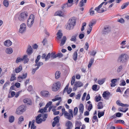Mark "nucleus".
Wrapping results in <instances>:
<instances>
[{
  "mask_svg": "<svg viewBox=\"0 0 129 129\" xmlns=\"http://www.w3.org/2000/svg\"><path fill=\"white\" fill-rule=\"evenodd\" d=\"M62 113L60 114V115L62 116L64 115V117L69 120H71L73 117V116L69 113H68L67 111H65V109L64 108L62 109Z\"/></svg>",
  "mask_w": 129,
  "mask_h": 129,
  "instance_id": "1",
  "label": "nucleus"
},
{
  "mask_svg": "<svg viewBox=\"0 0 129 129\" xmlns=\"http://www.w3.org/2000/svg\"><path fill=\"white\" fill-rule=\"evenodd\" d=\"M35 17L33 14H31L28 18L27 21V25L29 27L32 26L34 22Z\"/></svg>",
  "mask_w": 129,
  "mask_h": 129,
  "instance_id": "2",
  "label": "nucleus"
},
{
  "mask_svg": "<svg viewBox=\"0 0 129 129\" xmlns=\"http://www.w3.org/2000/svg\"><path fill=\"white\" fill-rule=\"evenodd\" d=\"M128 58V55L126 54H123L120 55L119 58V60L122 62H127Z\"/></svg>",
  "mask_w": 129,
  "mask_h": 129,
  "instance_id": "3",
  "label": "nucleus"
},
{
  "mask_svg": "<svg viewBox=\"0 0 129 129\" xmlns=\"http://www.w3.org/2000/svg\"><path fill=\"white\" fill-rule=\"evenodd\" d=\"M28 16V13L26 12L21 13L18 17V19L20 21H23L26 19Z\"/></svg>",
  "mask_w": 129,
  "mask_h": 129,
  "instance_id": "4",
  "label": "nucleus"
},
{
  "mask_svg": "<svg viewBox=\"0 0 129 129\" xmlns=\"http://www.w3.org/2000/svg\"><path fill=\"white\" fill-rule=\"evenodd\" d=\"M60 85V83L59 81L53 84L52 86V90L54 91H57L59 89Z\"/></svg>",
  "mask_w": 129,
  "mask_h": 129,
  "instance_id": "5",
  "label": "nucleus"
},
{
  "mask_svg": "<svg viewBox=\"0 0 129 129\" xmlns=\"http://www.w3.org/2000/svg\"><path fill=\"white\" fill-rule=\"evenodd\" d=\"M26 30V25L25 23H23L21 24L20 26L18 32L22 34L25 32Z\"/></svg>",
  "mask_w": 129,
  "mask_h": 129,
  "instance_id": "6",
  "label": "nucleus"
},
{
  "mask_svg": "<svg viewBox=\"0 0 129 129\" xmlns=\"http://www.w3.org/2000/svg\"><path fill=\"white\" fill-rule=\"evenodd\" d=\"M103 5V3H102L98 7H96L94 9L96 11V13H101L104 12L105 10L103 8H101L102 5Z\"/></svg>",
  "mask_w": 129,
  "mask_h": 129,
  "instance_id": "7",
  "label": "nucleus"
},
{
  "mask_svg": "<svg viewBox=\"0 0 129 129\" xmlns=\"http://www.w3.org/2000/svg\"><path fill=\"white\" fill-rule=\"evenodd\" d=\"M41 94L43 96L45 97H49L50 96L49 92L46 90H42L40 92Z\"/></svg>",
  "mask_w": 129,
  "mask_h": 129,
  "instance_id": "8",
  "label": "nucleus"
},
{
  "mask_svg": "<svg viewBox=\"0 0 129 129\" xmlns=\"http://www.w3.org/2000/svg\"><path fill=\"white\" fill-rule=\"evenodd\" d=\"M41 116V114H39L38 115L36 118V122L37 123H41L43 121L45 120V119H43L41 118H40Z\"/></svg>",
  "mask_w": 129,
  "mask_h": 129,
  "instance_id": "9",
  "label": "nucleus"
},
{
  "mask_svg": "<svg viewBox=\"0 0 129 129\" xmlns=\"http://www.w3.org/2000/svg\"><path fill=\"white\" fill-rule=\"evenodd\" d=\"M51 56V54L50 53H48L47 55L45 54H42L41 58L42 59H45V61H46L49 60Z\"/></svg>",
  "mask_w": 129,
  "mask_h": 129,
  "instance_id": "10",
  "label": "nucleus"
},
{
  "mask_svg": "<svg viewBox=\"0 0 129 129\" xmlns=\"http://www.w3.org/2000/svg\"><path fill=\"white\" fill-rule=\"evenodd\" d=\"M27 74L26 73H23L22 76H18V81L21 82L22 79L26 78L27 76Z\"/></svg>",
  "mask_w": 129,
  "mask_h": 129,
  "instance_id": "11",
  "label": "nucleus"
},
{
  "mask_svg": "<svg viewBox=\"0 0 129 129\" xmlns=\"http://www.w3.org/2000/svg\"><path fill=\"white\" fill-rule=\"evenodd\" d=\"M68 23H70L75 25L76 23V18L75 17H72L68 21Z\"/></svg>",
  "mask_w": 129,
  "mask_h": 129,
  "instance_id": "12",
  "label": "nucleus"
},
{
  "mask_svg": "<svg viewBox=\"0 0 129 129\" xmlns=\"http://www.w3.org/2000/svg\"><path fill=\"white\" fill-rule=\"evenodd\" d=\"M73 5V4H71L70 3L67 2L66 3L63 4L62 6V8L63 9H66L68 8H69L71 7Z\"/></svg>",
  "mask_w": 129,
  "mask_h": 129,
  "instance_id": "13",
  "label": "nucleus"
},
{
  "mask_svg": "<svg viewBox=\"0 0 129 129\" xmlns=\"http://www.w3.org/2000/svg\"><path fill=\"white\" fill-rule=\"evenodd\" d=\"M117 81V79H113L111 80V83H110L111 87H113L115 86L116 85V83Z\"/></svg>",
  "mask_w": 129,
  "mask_h": 129,
  "instance_id": "14",
  "label": "nucleus"
},
{
  "mask_svg": "<svg viewBox=\"0 0 129 129\" xmlns=\"http://www.w3.org/2000/svg\"><path fill=\"white\" fill-rule=\"evenodd\" d=\"M33 49L31 46L28 45L27 47L26 52L28 55H30L33 53Z\"/></svg>",
  "mask_w": 129,
  "mask_h": 129,
  "instance_id": "15",
  "label": "nucleus"
},
{
  "mask_svg": "<svg viewBox=\"0 0 129 129\" xmlns=\"http://www.w3.org/2000/svg\"><path fill=\"white\" fill-rule=\"evenodd\" d=\"M59 117L58 116H57L54 118V121L52 123V126L53 127H54L56 124L58 123L59 122Z\"/></svg>",
  "mask_w": 129,
  "mask_h": 129,
  "instance_id": "16",
  "label": "nucleus"
},
{
  "mask_svg": "<svg viewBox=\"0 0 129 129\" xmlns=\"http://www.w3.org/2000/svg\"><path fill=\"white\" fill-rule=\"evenodd\" d=\"M55 16H64V15L63 13L61 11L59 10L56 12L55 14Z\"/></svg>",
  "mask_w": 129,
  "mask_h": 129,
  "instance_id": "17",
  "label": "nucleus"
},
{
  "mask_svg": "<svg viewBox=\"0 0 129 129\" xmlns=\"http://www.w3.org/2000/svg\"><path fill=\"white\" fill-rule=\"evenodd\" d=\"M75 25L71 23H68L66 26V28L67 30H70L73 29Z\"/></svg>",
  "mask_w": 129,
  "mask_h": 129,
  "instance_id": "18",
  "label": "nucleus"
},
{
  "mask_svg": "<svg viewBox=\"0 0 129 129\" xmlns=\"http://www.w3.org/2000/svg\"><path fill=\"white\" fill-rule=\"evenodd\" d=\"M4 45L6 46H10L12 44L11 42L9 40H7L4 42Z\"/></svg>",
  "mask_w": 129,
  "mask_h": 129,
  "instance_id": "19",
  "label": "nucleus"
},
{
  "mask_svg": "<svg viewBox=\"0 0 129 129\" xmlns=\"http://www.w3.org/2000/svg\"><path fill=\"white\" fill-rule=\"evenodd\" d=\"M55 98L52 100L53 102H54L56 101H58L61 102V97L59 96L58 95H57L55 97Z\"/></svg>",
  "mask_w": 129,
  "mask_h": 129,
  "instance_id": "20",
  "label": "nucleus"
},
{
  "mask_svg": "<svg viewBox=\"0 0 129 129\" xmlns=\"http://www.w3.org/2000/svg\"><path fill=\"white\" fill-rule=\"evenodd\" d=\"M52 104V102L50 101L48 102L46 105L45 107L44 108V112H47V108H48L49 106Z\"/></svg>",
  "mask_w": 129,
  "mask_h": 129,
  "instance_id": "21",
  "label": "nucleus"
},
{
  "mask_svg": "<svg viewBox=\"0 0 129 129\" xmlns=\"http://www.w3.org/2000/svg\"><path fill=\"white\" fill-rule=\"evenodd\" d=\"M116 103L118 105L122 107H128V105L127 104H123L119 100L117 101Z\"/></svg>",
  "mask_w": 129,
  "mask_h": 129,
  "instance_id": "22",
  "label": "nucleus"
},
{
  "mask_svg": "<svg viewBox=\"0 0 129 129\" xmlns=\"http://www.w3.org/2000/svg\"><path fill=\"white\" fill-rule=\"evenodd\" d=\"M110 94V93L109 92L107 91H105L103 92L102 96L105 99H106L109 97Z\"/></svg>",
  "mask_w": 129,
  "mask_h": 129,
  "instance_id": "23",
  "label": "nucleus"
},
{
  "mask_svg": "<svg viewBox=\"0 0 129 129\" xmlns=\"http://www.w3.org/2000/svg\"><path fill=\"white\" fill-rule=\"evenodd\" d=\"M13 50L12 48H7L6 50V53L10 54L12 53Z\"/></svg>",
  "mask_w": 129,
  "mask_h": 129,
  "instance_id": "24",
  "label": "nucleus"
},
{
  "mask_svg": "<svg viewBox=\"0 0 129 129\" xmlns=\"http://www.w3.org/2000/svg\"><path fill=\"white\" fill-rule=\"evenodd\" d=\"M23 102L26 104L30 105L31 104V101L28 98H26L23 100Z\"/></svg>",
  "mask_w": 129,
  "mask_h": 129,
  "instance_id": "25",
  "label": "nucleus"
},
{
  "mask_svg": "<svg viewBox=\"0 0 129 129\" xmlns=\"http://www.w3.org/2000/svg\"><path fill=\"white\" fill-rule=\"evenodd\" d=\"M57 39H59L61 38L63 36V34L61 31L60 30H59L57 34Z\"/></svg>",
  "mask_w": 129,
  "mask_h": 129,
  "instance_id": "26",
  "label": "nucleus"
},
{
  "mask_svg": "<svg viewBox=\"0 0 129 129\" xmlns=\"http://www.w3.org/2000/svg\"><path fill=\"white\" fill-rule=\"evenodd\" d=\"M83 85V83L80 82L78 81L76 82L74 84V86L77 87H80L82 86Z\"/></svg>",
  "mask_w": 129,
  "mask_h": 129,
  "instance_id": "27",
  "label": "nucleus"
},
{
  "mask_svg": "<svg viewBox=\"0 0 129 129\" xmlns=\"http://www.w3.org/2000/svg\"><path fill=\"white\" fill-rule=\"evenodd\" d=\"M66 125L67 127H72L73 126V125L72 122L69 121H68L66 122Z\"/></svg>",
  "mask_w": 129,
  "mask_h": 129,
  "instance_id": "28",
  "label": "nucleus"
},
{
  "mask_svg": "<svg viewBox=\"0 0 129 129\" xmlns=\"http://www.w3.org/2000/svg\"><path fill=\"white\" fill-rule=\"evenodd\" d=\"M79 109V112L81 113H82L84 110V106L82 104H80Z\"/></svg>",
  "mask_w": 129,
  "mask_h": 129,
  "instance_id": "29",
  "label": "nucleus"
},
{
  "mask_svg": "<svg viewBox=\"0 0 129 129\" xmlns=\"http://www.w3.org/2000/svg\"><path fill=\"white\" fill-rule=\"evenodd\" d=\"M66 37L64 36L63 37V38L61 40V43L60 44V46H63L65 43L66 41Z\"/></svg>",
  "mask_w": 129,
  "mask_h": 129,
  "instance_id": "30",
  "label": "nucleus"
},
{
  "mask_svg": "<svg viewBox=\"0 0 129 129\" xmlns=\"http://www.w3.org/2000/svg\"><path fill=\"white\" fill-rule=\"evenodd\" d=\"M22 66L21 65L19 66L18 67L16 68L15 70L16 73H18L20 72L22 70Z\"/></svg>",
  "mask_w": 129,
  "mask_h": 129,
  "instance_id": "31",
  "label": "nucleus"
},
{
  "mask_svg": "<svg viewBox=\"0 0 129 129\" xmlns=\"http://www.w3.org/2000/svg\"><path fill=\"white\" fill-rule=\"evenodd\" d=\"M105 80L106 79L105 78L99 80L98 81V83L100 85H102L105 82Z\"/></svg>",
  "mask_w": 129,
  "mask_h": 129,
  "instance_id": "32",
  "label": "nucleus"
},
{
  "mask_svg": "<svg viewBox=\"0 0 129 129\" xmlns=\"http://www.w3.org/2000/svg\"><path fill=\"white\" fill-rule=\"evenodd\" d=\"M87 2V0H81L79 3V6L82 7L84 6Z\"/></svg>",
  "mask_w": 129,
  "mask_h": 129,
  "instance_id": "33",
  "label": "nucleus"
},
{
  "mask_svg": "<svg viewBox=\"0 0 129 129\" xmlns=\"http://www.w3.org/2000/svg\"><path fill=\"white\" fill-rule=\"evenodd\" d=\"M94 58H91L89 62V64L88 65V68H90L94 62Z\"/></svg>",
  "mask_w": 129,
  "mask_h": 129,
  "instance_id": "34",
  "label": "nucleus"
},
{
  "mask_svg": "<svg viewBox=\"0 0 129 129\" xmlns=\"http://www.w3.org/2000/svg\"><path fill=\"white\" fill-rule=\"evenodd\" d=\"M22 113L25 111V107L24 105H21L18 107Z\"/></svg>",
  "mask_w": 129,
  "mask_h": 129,
  "instance_id": "35",
  "label": "nucleus"
},
{
  "mask_svg": "<svg viewBox=\"0 0 129 129\" xmlns=\"http://www.w3.org/2000/svg\"><path fill=\"white\" fill-rule=\"evenodd\" d=\"M4 5L6 7H7L9 5V2L7 0H4L3 2Z\"/></svg>",
  "mask_w": 129,
  "mask_h": 129,
  "instance_id": "36",
  "label": "nucleus"
},
{
  "mask_svg": "<svg viewBox=\"0 0 129 129\" xmlns=\"http://www.w3.org/2000/svg\"><path fill=\"white\" fill-rule=\"evenodd\" d=\"M93 9V8H91L90 11V14L91 16H93L95 14H97L96 13V11H94V10H92Z\"/></svg>",
  "mask_w": 129,
  "mask_h": 129,
  "instance_id": "37",
  "label": "nucleus"
},
{
  "mask_svg": "<svg viewBox=\"0 0 129 129\" xmlns=\"http://www.w3.org/2000/svg\"><path fill=\"white\" fill-rule=\"evenodd\" d=\"M14 120V117L13 116H10L9 118V121L10 123L13 122Z\"/></svg>",
  "mask_w": 129,
  "mask_h": 129,
  "instance_id": "38",
  "label": "nucleus"
},
{
  "mask_svg": "<svg viewBox=\"0 0 129 129\" xmlns=\"http://www.w3.org/2000/svg\"><path fill=\"white\" fill-rule=\"evenodd\" d=\"M60 73L59 71H56L55 74L56 79H57L59 78L60 77Z\"/></svg>",
  "mask_w": 129,
  "mask_h": 129,
  "instance_id": "39",
  "label": "nucleus"
},
{
  "mask_svg": "<svg viewBox=\"0 0 129 129\" xmlns=\"http://www.w3.org/2000/svg\"><path fill=\"white\" fill-rule=\"evenodd\" d=\"M92 121L93 123H94L96 121L98 122V120L97 118V117L96 116H94L92 119Z\"/></svg>",
  "mask_w": 129,
  "mask_h": 129,
  "instance_id": "40",
  "label": "nucleus"
},
{
  "mask_svg": "<svg viewBox=\"0 0 129 129\" xmlns=\"http://www.w3.org/2000/svg\"><path fill=\"white\" fill-rule=\"evenodd\" d=\"M24 120L23 117V116H20L18 119V123L19 124H20L21 123L22 121Z\"/></svg>",
  "mask_w": 129,
  "mask_h": 129,
  "instance_id": "41",
  "label": "nucleus"
},
{
  "mask_svg": "<svg viewBox=\"0 0 129 129\" xmlns=\"http://www.w3.org/2000/svg\"><path fill=\"white\" fill-rule=\"evenodd\" d=\"M98 106V109H101L103 108L102 103V102H99V103Z\"/></svg>",
  "mask_w": 129,
  "mask_h": 129,
  "instance_id": "42",
  "label": "nucleus"
},
{
  "mask_svg": "<svg viewBox=\"0 0 129 129\" xmlns=\"http://www.w3.org/2000/svg\"><path fill=\"white\" fill-rule=\"evenodd\" d=\"M97 85L96 84L93 85L92 87V90L95 91H98L99 90V88L97 89Z\"/></svg>",
  "mask_w": 129,
  "mask_h": 129,
  "instance_id": "43",
  "label": "nucleus"
},
{
  "mask_svg": "<svg viewBox=\"0 0 129 129\" xmlns=\"http://www.w3.org/2000/svg\"><path fill=\"white\" fill-rule=\"evenodd\" d=\"M104 112H100L99 111H98V116L99 118H100L101 117L104 115Z\"/></svg>",
  "mask_w": 129,
  "mask_h": 129,
  "instance_id": "44",
  "label": "nucleus"
},
{
  "mask_svg": "<svg viewBox=\"0 0 129 129\" xmlns=\"http://www.w3.org/2000/svg\"><path fill=\"white\" fill-rule=\"evenodd\" d=\"M36 63V64H35V66H37V67H38V69L40 66L42 65L43 64V63L42 62H39Z\"/></svg>",
  "mask_w": 129,
  "mask_h": 129,
  "instance_id": "45",
  "label": "nucleus"
},
{
  "mask_svg": "<svg viewBox=\"0 0 129 129\" xmlns=\"http://www.w3.org/2000/svg\"><path fill=\"white\" fill-rule=\"evenodd\" d=\"M81 125L82 123L81 122L77 121L75 123V126L78 127L80 128Z\"/></svg>",
  "mask_w": 129,
  "mask_h": 129,
  "instance_id": "46",
  "label": "nucleus"
},
{
  "mask_svg": "<svg viewBox=\"0 0 129 129\" xmlns=\"http://www.w3.org/2000/svg\"><path fill=\"white\" fill-rule=\"evenodd\" d=\"M57 57V54H55L54 53L52 52L51 53V58L52 59H54Z\"/></svg>",
  "mask_w": 129,
  "mask_h": 129,
  "instance_id": "47",
  "label": "nucleus"
},
{
  "mask_svg": "<svg viewBox=\"0 0 129 129\" xmlns=\"http://www.w3.org/2000/svg\"><path fill=\"white\" fill-rule=\"evenodd\" d=\"M77 57V53L76 52H75L73 55V59L75 60H76Z\"/></svg>",
  "mask_w": 129,
  "mask_h": 129,
  "instance_id": "48",
  "label": "nucleus"
},
{
  "mask_svg": "<svg viewBox=\"0 0 129 129\" xmlns=\"http://www.w3.org/2000/svg\"><path fill=\"white\" fill-rule=\"evenodd\" d=\"M16 113L19 115H20L22 114V113L20 110L18 108L16 109Z\"/></svg>",
  "mask_w": 129,
  "mask_h": 129,
  "instance_id": "49",
  "label": "nucleus"
},
{
  "mask_svg": "<svg viewBox=\"0 0 129 129\" xmlns=\"http://www.w3.org/2000/svg\"><path fill=\"white\" fill-rule=\"evenodd\" d=\"M115 123H120L121 124H124V121L122 120H116Z\"/></svg>",
  "mask_w": 129,
  "mask_h": 129,
  "instance_id": "50",
  "label": "nucleus"
},
{
  "mask_svg": "<svg viewBox=\"0 0 129 129\" xmlns=\"http://www.w3.org/2000/svg\"><path fill=\"white\" fill-rule=\"evenodd\" d=\"M15 74H12V75L11 78L10 79L11 81H12L15 79L16 78L15 77Z\"/></svg>",
  "mask_w": 129,
  "mask_h": 129,
  "instance_id": "51",
  "label": "nucleus"
},
{
  "mask_svg": "<svg viewBox=\"0 0 129 129\" xmlns=\"http://www.w3.org/2000/svg\"><path fill=\"white\" fill-rule=\"evenodd\" d=\"M122 108H119L118 110L120 111L125 112L128 110V109L127 108H125L124 110H122Z\"/></svg>",
  "mask_w": 129,
  "mask_h": 129,
  "instance_id": "52",
  "label": "nucleus"
},
{
  "mask_svg": "<svg viewBox=\"0 0 129 129\" xmlns=\"http://www.w3.org/2000/svg\"><path fill=\"white\" fill-rule=\"evenodd\" d=\"M23 61L22 59L20 57H18L17 58L16 61V63H18V62Z\"/></svg>",
  "mask_w": 129,
  "mask_h": 129,
  "instance_id": "53",
  "label": "nucleus"
},
{
  "mask_svg": "<svg viewBox=\"0 0 129 129\" xmlns=\"http://www.w3.org/2000/svg\"><path fill=\"white\" fill-rule=\"evenodd\" d=\"M77 36V35H75L72 37L70 40L71 41H73L74 42H75L76 41V38Z\"/></svg>",
  "mask_w": 129,
  "mask_h": 129,
  "instance_id": "54",
  "label": "nucleus"
},
{
  "mask_svg": "<svg viewBox=\"0 0 129 129\" xmlns=\"http://www.w3.org/2000/svg\"><path fill=\"white\" fill-rule=\"evenodd\" d=\"M75 81V76H73L72 78L71 82V84L72 85H73L74 82Z\"/></svg>",
  "mask_w": 129,
  "mask_h": 129,
  "instance_id": "55",
  "label": "nucleus"
},
{
  "mask_svg": "<svg viewBox=\"0 0 129 129\" xmlns=\"http://www.w3.org/2000/svg\"><path fill=\"white\" fill-rule=\"evenodd\" d=\"M95 23V22H91L89 25V26L90 28H91L92 29V26L94 25Z\"/></svg>",
  "mask_w": 129,
  "mask_h": 129,
  "instance_id": "56",
  "label": "nucleus"
},
{
  "mask_svg": "<svg viewBox=\"0 0 129 129\" xmlns=\"http://www.w3.org/2000/svg\"><path fill=\"white\" fill-rule=\"evenodd\" d=\"M128 4L127 3H125L122 5L121 7V9H123L125 8L128 5Z\"/></svg>",
  "mask_w": 129,
  "mask_h": 129,
  "instance_id": "57",
  "label": "nucleus"
},
{
  "mask_svg": "<svg viewBox=\"0 0 129 129\" xmlns=\"http://www.w3.org/2000/svg\"><path fill=\"white\" fill-rule=\"evenodd\" d=\"M78 111V108L77 107H75L74 110V115H76L77 114Z\"/></svg>",
  "mask_w": 129,
  "mask_h": 129,
  "instance_id": "58",
  "label": "nucleus"
},
{
  "mask_svg": "<svg viewBox=\"0 0 129 129\" xmlns=\"http://www.w3.org/2000/svg\"><path fill=\"white\" fill-rule=\"evenodd\" d=\"M33 87L31 85H30L28 86L27 90L29 91H33Z\"/></svg>",
  "mask_w": 129,
  "mask_h": 129,
  "instance_id": "59",
  "label": "nucleus"
},
{
  "mask_svg": "<svg viewBox=\"0 0 129 129\" xmlns=\"http://www.w3.org/2000/svg\"><path fill=\"white\" fill-rule=\"evenodd\" d=\"M123 115V114L119 112H118L116 113V115L117 117H120Z\"/></svg>",
  "mask_w": 129,
  "mask_h": 129,
  "instance_id": "60",
  "label": "nucleus"
},
{
  "mask_svg": "<svg viewBox=\"0 0 129 129\" xmlns=\"http://www.w3.org/2000/svg\"><path fill=\"white\" fill-rule=\"evenodd\" d=\"M122 69V66H120L119 67H118L117 69V72H120Z\"/></svg>",
  "mask_w": 129,
  "mask_h": 129,
  "instance_id": "61",
  "label": "nucleus"
},
{
  "mask_svg": "<svg viewBox=\"0 0 129 129\" xmlns=\"http://www.w3.org/2000/svg\"><path fill=\"white\" fill-rule=\"evenodd\" d=\"M52 111L53 112L54 114V115H57L58 114L59 112V111H56L55 109H53L52 110Z\"/></svg>",
  "mask_w": 129,
  "mask_h": 129,
  "instance_id": "62",
  "label": "nucleus"
},
{
  "mask_svg": "<svg viewBox=\"0 0 129 129\" xmlns=\"http://www.w3.org/2000/svg\"><path fill=\"white\" fill-rule=\"evenodd\" d=\"M84 36V35L83 34H80L79 35V38L80 39H82Z\"/></svg>",
  "mask_w": 129,
  "mask_h": 129,
  "instance_id": "63",
  "label": "nucleus"
},
{
  "mask_svg": "<svg viewBox=\"0 0 129 129\" xmlns=\"http://www.w3.org/2000/svg\"><path fill=\"white\" fill-rule=\"evenodd\" d=\"M110 31V29L108 27H105L104 31L108 32Z\"/></svg>",
  "mask_w": 129,
  "mask_h": 129,
  "instance_id": "64",
  "label": "nucleus"
}]
</instances>
